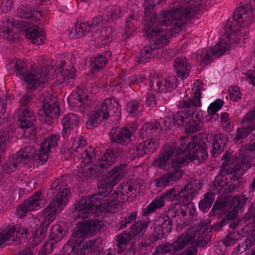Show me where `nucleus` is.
<instances>
[{
	"instance_id": "1",
	"label": "nucleus",
	"mask_w": 255,
	"mask_h": 255,
	"mask_svg": "<svg viewBox=\"0 0 255 255\" xmlns=\"http://www.w3.org/2000/svg\"><path fill=\"white\" fill-rule=\"evenodd\" d=\"M179 142V145L176 142L165 144L158 157L152 162L153 165L164 170L171 162V167L174 169L173 172L167 173L171 182L181 178L183 173L182 170L177 168L181 167V162L174 157L185 154L187 160L192 161L196 159L201 161L206 159L208 155L207 145L201 134L199 136H182Z\"/></svg>"
},
{
	"instance_id": "2",
	"label": "nucleus",
	"mask_w": 255,
	"mask_h": 255,
	"mask_svg": "<svg viewBox=\"0 0 255 255\" xmlns=\"http://www.w3.org/2000/svg\"><path fill=\"white\" fill-rule=\"evenodd\" d=\"M116 157L114 153L111 150H106L104 154L100 161L92 164V167L87 169L92 172L91 175L94 173V176L96 177H104L106 178L102 180L98 184V190L96 193L93 195H97L100 201L105 198H108L115 185L118 184L123 178L125 172V164H120L112 170L109 169L115 163Z\"/></svg>"
},
{
	"instance_id": "3",
	"label": "nucleus",
	"mask_w": 255,
	"mask_h": 255,
	"mask_svg": "<svg viewBox=\"0 0 255 255\" xmlns=\"http://www.w3.org/2000/svg\"><path fill=\"white\" fill-rule=\"evenodd\" d=\"M105 227V225L99 220H87L78 222L76 225L77 230L73 233L72 238L63 248L64 253L67 255H91L99 248V244L96 243L99 240L101 242V239H96L86 244L83 243V239L98 232H103Z\"/></svg>"
},
{
	"instance_id": "4",
	"label": "nucleus",
	"mask_w": 255,
	"mask_h": 255,
	"mask_svg": "<svg viewBox=\"0 0 255 255\" xmlns=\"http://www.w3.org/2000/svg\"><path fill=\"white\" fill-rule=\"evenodd\" d=\"M201 188V183L197 179L190 180L181 189L178 186L174 187L162 194L159 198L155 199L143 210L142 216H148L156 209L161 208L164 205L165 200L170 202L178 201L187 205L191 202Z\"/></svg>"
},
{
	"instance_id": "5",
	"label": "nucleus",
	"mask_w": 255,
	"mask_h": 255,
	"mask_svg": "<svg viewBox=\"0 0 255 255\" xmlns=\"http://www.w3.org/2000/svg\"><path fill=\"white\" fill-rule=\"evenodd\" d=\"M202 5V0H182L177 7L172 8L168 13L160 15L159 17L164 18L165 20L163 21L166 24L175 19L174 25L177 26L175 31L179 32L183 30L186 21L200 10Z\"/></svg>"
},
{
	"instance_id": "6",
	"label": "nucleus",
	"mask_w": 255,
	"mask_h": 255,
	"mask_svg": "<svg viewBox=\"0 0 255 255\" xmlns=\"http://www.w3.org/2000/svg\"><path fill=\"white\" fill-rule=\"evenodd\" d=\"M222 159L225 160L222 165L223 168L216 177L212 185H210L212 190H217V192H220L228 183V178L225 177L226 175L230 176V179L233 181L239 180L249 166V158H248L237 159L238 163H242L240 165L239 163L234 164L232 162V163L225 165L224 163L229 159H223L222 157Z\"/></svg>"
},
{
	"instance_id": "7",
	"label": "nucleus",
	"mask_w": 255,
	"mask_h": 255,
	"mask_svg": "<svg viewBox=\"0 0 255 255\" xmlns=\"http://www.w3.org/2000/svg\"><path fill=\"white\" fill-rule=\"evenodd\" d=\"M202 114L197 111H180L173 116V125L182 128L186 133L201 131L203 128Z\"/></svg>"
},
{
	"instance_id": "8",
	"label": "nucleus",
	"mask_w": 255,
	"mask_h": 255,
	"mask_svg": "<svg viewBox=\"0 0 255 255\" xmlns=\"http://www.w3.org/2000/svg\"><path fill=\"white\" fill-rule=\"evenodd\" d=\"M25 63L20 60L11 62L6 66V68L10 71V75L16 76H21L23 80L25 81L29 89H35L40 83L44 81L43 75L39 69L35 71L27 72L25 69Z\"/></svg>"
},
{
	"instance_id": "9",
	"label": "nucleus",
	"mask_w": 255,
	"mask_h": 255,
	"mask_svg": "<svg viewBox=\"0 0 255 255\" xmlns=\"http://www.w3.org/2000/svg\"><path fill=\"white\" fill-rule=\"evenodd\" d=\"M97 195H91L78 201L75 205V209L79 212L82 218H87L92 215L98 213V211H105Z\"/></svg>"
},
{
	"instance_id": "10",
	"label": "nucleus",
	"mask_w": 255,
	"mask_h": 255,
	"mask_svg": "<svg viewBox=\"0 0 255 255\" xmlns=\"http://www.w3.org/2000/svg\"><path fill=\"white\" fill-rule=\"evenodd\" d=\"M255 9V0L249 1L245 5H242L235 9L233 15V21L232 24L229 25V28L231 29L232 27L238 26H248L253 20L254 16L253 12Z\"/></svg>"
},
{
	"instance_id": "11",
	"label": "nucleus",
	"mask_w": 255,
	"mask_h": 255,
	"mask_svg": "<svg viewBox=\"0 0 255 255\" xmlns=\"http://www.w3.org/2000/svg\"><path fill=\"white\" fill-rule=\"evenodd\" d=\"M11 26L19 29L21 34L31 40L33 44L39 45L45 39L44 31L41 28L36 25L31 26L25 21H12V23H11Z\"/></svg>"
},
{
	"instance_id": "12",
	"label": "nucleus",
	"mask_w": 255,
	"mask_h": 255,
	"mask_svg": "<svg viewBox=\"0 0 255 255\" xmlns=\"http://www.w3.org/2000/svg\"><path fill=\"white\" fill-rule=\"evenodd\" d=\"M211 227V222L201 221L196 229H190L188 233L194 238V242L199 247H204L211 241L213 235Z\"/></svg>"
},
{
	"instance_id": "13",
	"label": "nucleus",
	"mask_w": 255,
	"mask_h": 255,
	"mask_svg": "<svg viewBox=\"0 0 255 255\" xmlns=\"http://www.w3.org/2000/svg\"><path fill=\"white\" fill-rule=\"evenodd\" d=\"M50 191L53 194H56L53 200L58 199L60 203L65 204L70 194V188L66 182V177L63 176L56 179L52 182Z\"/></svg>"
},
{
	"instance_id": "14",
	"label": "nucleus",
	"mask_w": 255,
	"mask_h": 255,
	"mask_svg": "<svg viewBox=\"0 0 255 255\" xmlns=\"http://www.w3.org/2000/svg\"><path fill=\"white\" fill-rule=\"evenodd\" d=\"M146 39L149 40L152 39L151 44H149L144 47H148V51L150 52L158 49L166 45L168 42V39L166 37V32L160 31L157 32L154 28H149L146 30V34H144Z\"/></svg>"
},
{
	"instance_id": "15",
	"label": "nucleus",
	"mask_w": 255,
	"mask_h": 255,
	"mask_svg": "<svg viewBox=\"0 0 255 255\" xmlns=\"http://www.w3.org/2000/svg\"><path fill=\"white\" fill-rule=\"evenodd\" d=\"M126 199V196L121 191L114 190L103 203L104 210L107 212L115 213L122 208Z\"/></svg>"
},
{
	"instance_id": "16",
	"label": "nucleus",
	"mask_w": 255,
	"mask_h": 255,
	"mask_svg": "<svg viewBox=\"0 0 255 255\" xmlns=\"http://www.w3.org/2000/svg\"><path fill=\"white\" fill-rule=\"evenodd\" d=\"M152 90L159 93H166L172 91L177 87L176 76H170L163 79L162 77H153L150 83Z\"/></svg>"
},
{
	"instance_id": "17",
	"label": "nucleus",
	"mask_w": 255,
	"mask_h": 255,
	"mask_svg": "<svg viewBox=\"0 0 255 255\" xmlns=\"http://www.w3.org/2000/svg\"><path fill=\"white\" fill-rule=\"evenodd\" d=\"M59 106L54 102L52 104L43 103L38 112V116L44 117V122L47 125H50L54 119L59 116Z\"/></svg>"
},
{
	"instance_id": "18",
	"label": "nucleus",
	"mask_w": 255,
	"mask_h": 255,
	"mask_svg": "<svg viewBox=\"0 0 255 255\" xmlns=\"http://www.w3.org/2000/svg\"><path fill=\"white\" fill-rule=\"evenodd\" d=\"M244 151H243L242 150H240L239 151L240 156L239 157L235 156L234 155H232L231 153L226 152L223 156V159H229L224 165L228 164L230 163H232L233 162L234 164L239 163V164H242V163H238L237 159H243L245 158H249V166L247 169L249 168L252 165V161H251V157L248 155V154L254 151H255V142L252 144H246L244 148Z\"/></svg>"
},
{
	"instance_id": "19",
	"label": "nucleus",
	"mask_w": 255,
	"mask_h": 255,
	"mask_svg": "<svg viewBox=\"0 0 255 255\" xmlns=\"http://www.w3.org/2000/svg\"><path fill=\"white\" fill-rule=\"evenodd\" d=\"M110 134L112 142L125 145L130 142L131 131L128 127L122 128H113Z\"/></svg>"
},
{
	"instance_id": "20",
	"label": "nucleus",
	"mask_w": 255,
	"mask_h": 255,
	"mask_svg": "<svg viewBox=\"0 0 255 255\" xmlns=\"http://www.w3.org/2000/svg\"><path fill=\"white\" fill-rule=\"evenodd\" d=\"M119 106L120 107L118 102L112 97L105 99L101 105L96 108L98 111L103 115V119H107L109 117L110 111L114 114L119 112Z\"/></svg>"
},
{
	"instance_id": "21",
	"label": "nucleus",
	"mask_w": 255,
	"mask_h": 255,
	"mask_svg": "<svg viewBox=\"0 0 255 255\" xmlns=\"http://www.w3.org/2000/svg\"><path fill=\"white\" fill-rule=\"evenodd\" d=\"M65 206V204L60 203L58 199L52 200L44 209L45 217L42 223L49 226L55 218L57 213L60 212Z\"/></svg>"
},
{
	"instance_id": "22",
	"label": "nucleus",
	"mask_w": 255,
	"mask_h": 255,
	"mask_svg": "<svg viewBox=\"0 0 255 255\" xmlns=\"http://www.w3.org/2000/svg\"><path fill=\"white\" fill-rule=\"evenodd\" d=\"M36 120L33 111L29 108H25L18 115L17 125L21 128H29L33 127Z\"/></svg>"
},
{
	"instance_id": "23",
	"label": "nucleus",
	"mask_w": 255,
	"mask_h": 255,
	"mask_svg": "<svg viewBox=\"0 0 255 255\" xmlns=\"http://www.w3.org/2000/svg\"><path fill=\"white\" fill-rule=\"evenodd\" d=\"M248 198L245 196H241L235 197L232 199L229 203V211L226 216H230V218H233L234 220L237 219L239 221V225H240V220L237 218L238 211H242V209L247 203Z\"/></svg>"
},
{
	"instance_id": "24",
	"label": "nucleus",
	"mask_w": 255,
	"mask_h": 255,
	"mask_svg": "<svg viewBox=\"0 0 255 255\" xmlns=\"http://www.w3.org/2000/svg\"><path fill=\"white\" fill-rule=\"evenodd\" d=\"M113 29L111 26H107L92 32L93 40L98 42L100 45H105L112 40Z\"/></svg>"
},
{
	"instance_id": "25",
	"label": "nucleus",
	"mask_w": 255,
	"mask_h": 255,
	"mask_svg": "<svg viewBox=\"0 0 255 255\" xmlns=\"http://www.w3.org/2000/svg\"><path fill=\"white\" fill-rule=\"evenodd\" d=\"M88 99L89 96H84L83 91H79L72 92L68 98V101L71 106L86 109L89 104Z\"/></svg>"
},
{
	"instance_id": "26",
	"label": "nucleus",
	"mask_w": 255,
	"mask_h": 255,
	"mask_svg": "<svg viewBox=\"0 0 255 255\" xmlns=\"http://www.w3.org/2000/svg\"><path fill=\"white\" fill-rule=\"evenodd\" d=\"M42 191H38L32 196L29 197L22 204L19 206V210L24 213L36 210L40 206L39 202L41 200Z\"/></svg>"
},
{
	"instance_id": "27",
	"label": "nucleus",
	"mask_w": 255,
	"mask_h": 255,
	"mask_svg": "<svg viewBox=\"0 0 255 255\" xmlns=\"http://www.w3.org/2000/svg\"><path fill=\"white\" fill-rule=\"evenodd\" d=\"M228 142V138L226 134L223 133L215 134L212 143L213 149L211 151L212 156L215 157L222 153Z\"/></svg>"
},
{
	"instance_id": "28",
	"label": "nucleus",
	"mask_w": 255,
	"mask_h": 255,
	"mask_svg": "<svg viewBox=\"0 0 255 255\" xmlns=\"http://www.w3.org/2000/svg\"><path fill=\"white\" fill-rule=\"evenodd\" d=\"M149 222L145 221L139 220L132 224L128 229L129 234L134 239H140L145 235Z\"/></svg>"
},
{
	"instance_id": "29",
	"label": "nucleus",
	"mask_w": 255,
	"mask_h": 255,
	"mask_svg": "<svg viewBox=\"0 0 255 255\" xmlns=\"http://www.w3.org/2000/svg\"><path fill=\"white\" fill-rule=\"evenodd\" d=\"M194 238L188 233V230L182 233L180 237L172 242L174 252H178L186 246L193 243Z\"/></svg>"
},
{
	"instance_id": "30",
	"label": "nucleus",
	"mask_w": 255,
	"mask_h": 255,
	"mask_svg": "<svg viewBox=\"0 0 255 255\" xmlns=\"http://www.w3.org/2000/svg\"><path fill=\"white\" fill-rule=\"evenodd\" d=\"M168 12H169V11L166 12H163L162 13L159 14L158 15V16H157L156 13L155 12H154L150 17L147 19L146 22L148 24V27L145 29V34H146V30L147 29H149V28H154L155 30H157V32L161 31L159 29H158L157 28H155V27L153 26V25L156 23V22H157V25H159L168 26V25H170L171 24H173L172 26L174 27V32H176L175 31V30H176L175 29V28H176V27H177V26L174 25V23L175 22V21H176L175 19L171 20L170 23L169 24H166L165 23H164V22H163V21H164V20H165L164 18H162L159 17L160 15H162V14H165L166 13H168ZM177 32L178 33V32Z\"/></svg>"
},
{
	"instance_id": "31",
	"label": "nucleus",
	"mask_w": 255,
	"mask_h": 255,
	"mask_svg": "<svg viewBox=\"0 0 255 255\" xmlns=\"http://www.w3.org/2000/svg\"><path fill=\"white\" fill-rule=\"evenodd\" d=\"M187 58L185 57H177L175 59L174 67L177 76L182 79L186 78L189 76L190 70L187 68Z\"/></svg>"
},
{
	"instance_id": "32",
	"label": "nucleus",
	"mask_w": 255,
	"mask_h": 255,
	"mask_svg": "<svg viewBox=\"0 0 255 255\" xmlns=\"http://www.w3.org/2000/svg\"><path fill=\"white\" fill-rule=\"evenodd\" d=\"M201 88L198 87L194 92V97L192 98H187L183 100L178 104L179 108H190L198 107L201 105Z\"/></svg>"
},
{
	"instance_id": "33",
	"label": "nucleus",
	"mask_w": 255,
	"mask_h": 255,
	"mask_svg": "<svg viewBox=\"0 0 255 255\" xmlns=\"http://www.w3.org/2000/svg\"><path fill=\"white\" fill-rule=\"evenodd\" d=\"M230 216H226L219 223H217L212 225L210 229L215 231H219L224 226L231 228L232 229H235L239 226V221L237 219L234 220L232 217L229 218Z\"/></svg>"
},
{
	"instance_id": "34",
	"label": "nucleus",
	"mask_w": 255,
	"mask_h": 255,
	"mask_svg": "<svg viewBox=\"0 0 255 255\" xmlns=\"http://www.w3.org/2000/svg\"><path fill=\"white\" fill-rule=\"evenodd\" d=\"M66 230L59 224H55L51 227L48 238L57 243L60 241L65 235Z\"/></svg>"
},
{
	"instance_id": "35",
	"label": "nucleus",
	"mask_w": 255,
	"mask_h": 255,
	"mask_svg": "<svg viewBox=\"0 0 255 255\" xmlns=\"http://www.w3.org/2000/svg\"><path fill=\"white\" fill-rule=\"evenodd\" d=\"M158 129L157 122L156 123H146L143 125L139 130V133L140 136L143 138L151 137L153 134L156 132Z\"/></svg>"
},
{
	"instance_id": "36",
	"label": "nucleus",
	"mask_w": 255,
	"mask_h": 255,
	"mask_svg": "<svg viewBox=\"0 0 255 255\" xmlns=\"http://www.w3.org/2000/svg\"><path fill=\"white\" fill-rule=\"evenodd\" d=\"M133 238L128 232V230L118 235L116 237V241L118 243L117 253L121 254L125 250V246Z\"/></svg>"
},
{
	"instance_id": "37",
	"label": "nucleus",
	"mask_w": 255,
	"mask_h": 255,
	"mask_svg": "<svg viewBox=\"0 0 255 255\" xmlns=\"http://www.w3.org/2000/svg\"><path fill=\"white\" fill-rule=\"evenodd\" d=\"M48 226L41 223L37 229L33 233L32 244L33 246H37L44 239L47 231Z\"/></svg>"
},
{
	"instance_id": "38",
	"label": "nucleus",
	"mask_w": 255,
	"mask_h": 255,
	"mask_svg": "<svg viewBox=\"0 0 255 255\" xmlns=\"http://www.w3.org/2000/svg\"><path fill=\"white\" fill-rule=\"evenodd\" d=\"M16 16L20 18L29 19L33 21H37L39 19L34 16L33 11L24 5H21L16 10Z\"/></svg>"
},
{
	"instance_id": "39",
	"label": "nucleus",
	"mask_w": 255,
	"mask_h": 255,
	"mask_svg": "<svg viewBox=\"0 0 255 255\" xmlns=\"http://www.w3.org/2000/svg\"><path fill=\"white\" fill-rule=\"evenodd\" d=\"M254 129H255V123L246 127H244L239 128L235 140L237 142H242Z\"/></svg>"
},
{
	"instance_id": "40",
	"label": "nucleus",
	"mask_w": 255,
	"mask_h": 255,
	"mask_svg": "<svg viewBox=\"0 0 255 255\" xmlns=\"http://www.w3.org/2000/svg\"><path fill=\"white\" fill-rule=\"evenodd\" d=\"M156 223L166 233H169L172 230L173 221L167 215H163L159 217L156 221Z\"/></svg>"
},
{
	"instance_id": "41",
	"label": "nucleus",
	"mask_w": 255,
	"mask_h": 255,
	"mask_svg": "<svg viewBox=\"0 0 255 255\" xmlns=\"http://www.w3.org/2000/svg\"><path fill=\"white\" fill-rule=\"evenodd\" d=\"M215 199V195L212 192L207 193L204 198L199 202V208L203 212H207L212 206Z\"/></svg>"
},
{
	"instance_id": "42",
	"label": "nucleus",
	"mask_w": 255,
	"mask_h": 255,
	"mask_svg": "<svg viewBox=\"0 0 255 255\" xmlns=\"http://www.w3.org/2000/svg\"><path fill=\"white\" fill-rule=\"evenodd\" d=\"M102 115L95 107V110L86 123L87 128L92 129L95 127H97L104 120L102 118Z\"/></svg>"
},
{
	"instance_id": "43",
	"label": "nucleus",
	"mask_w": 255,
	"mask_h": 255,
	"mask_svg": "<svg viewBox=\"0 0 255 255\" xmlns=\"http://www.w3.org/2000/svg\"><path fill=\"white\" fill-rule=\"evenodd\" d=\"M78 123V116L73 114H70L65 117L63 122V130L66 131L71 128H73Z\"/></svg>"
},
{
	"instance_id": "44",
	"label": "nucleus",
	"mask_w": 255,
	"mask_h": 255,
	"mask_svg": "<svg viewBox=\"0 0 255 255\" xmlns=\"http://www.w3.org/2000/svg\"><path fill=\"white\" fill-rule=\"evenodd\" d=\"M36 153V149L32 146H26L21 148L17 155L23 156V159L26 161L34 159Z\"/></svg>"
},
{
	"instance_id": "45",
	"label": "nucleus",
	"mask_w": 255,
	"mask_h": 255,
	"mask_svg": "<svg viewBox=\"0 0 255 255\" xmlns=\"http://www.w3.org/2000/svg\"><path fill=\"white\" fill-rule=\"evenodd\" d=\"M13 231L12 226L0 232V247L7 241H11L14 243L15 238Z\"/></svg>"
},
{
	"instance_id": "46",
	"label": "nucleus",
	"mask_w": 255,
	"mask_h": 255,
	"mask_svg": "<svg viewBox=\"0 0 255 255\" xmlns=\"http://www.w3.org/2000/svg\"><path fill=\"white\" fill-rule=\"evenodd\" d=\"M176 253L174 252V247L172 243L165 242L163 245L158 246L152 255H165L166 254H173Z\"/></svg>"
},
{
	"instance_id": "47",
	"label": "nucleus",
	"mask_w": 255,
	"mask_h": 255,
	"mask_svg": "<svg viewBox=\"0 0 255 255\" xmlns=\"http://www.w3.org/2000/svg\"><path fill=\"white\" fill-rule=\"evenodd\" d=\"M109 21L110 17L107 13L98 15L92 19L91 23L89 22V29L92 30L94 27L100 24L102 25L107 24Z\"/></svg>"
},
{
	"instance_id": "48",
	"label": "nucleus",
	"mask_w": 255,
	"mask_h": 255,
	"mask_svg": "<svg viewBox=\"0 0 255 255\" xmlns=\"http://www.w3.org/2000/svg\"><path fill=\"white\" fill-rule=\"evenodd\" d=\"M45 143H41L40 149L36 150V153L34 160H37L39 164H43L45 163L48 158V153L50 151L44 146Z\"/></svg>"
},
{
	"instance_id": "49",
	"label": "nucleus",
	"mask_w": 255,
	"mask_h": 255,
	"mask_svg": "<svg viewBox=\"0 0 255 255\" xmlns=\"http://www.w3.org/2000/svg\"><path fill=\"white\" fill-rule=\"evenodd\" d=\"M105 13L109 15L110 19L112 20L117 19L123 15V11L121 7L116 5H111L106 7Z\"/></svg>"
},
{
	"instance_id": "50",
	"label": "nucleus",
	"mask_w": 255,
	"mask_h": 255,
	"mask_svg": "<svg viewBox=\"0 0 255 255\" xmlns=\"http://www.w3.org/2000/svg\"><path fill=\"white\" fill-rule=\"evenodd\" d=\"M144 144V149L147 154H152L157 150L159 146V142L158 139L155 138H152L142 142Z\"/></svg>"
},
{
	"instance_id": "51",
	"label": "nucleus",
	"mask_w": 255,
	"mask_h": 255,
	"mask_svg": "<svg viewBox=\"0 0 255 255\" xmlns=\"http://www.w3.org/2000/svg\"><path fill=\"white\" fill-rule=\"evenodd\" d=\"M88 24V22H83L76 24L74 28L76 38L85 36L91 30L89 29Z\"/></svg>"
},
{
	"instance_id": "52",
	"label": "nucleus",
	"mask_w": 255,
	"mask_h": 255,
	"mask_svg": "<svg viewBox=\"0 0 255 255\" xmlns=\"http://www.w3.org/2000/svg\"><path fill=\"white\" fill-rule=\"evenodd\" d=\"M137 20L133 18V15H131L127 19L125 27V32L127 34V37H130L131 33L136 30L135 24Z\"/></svg>"
},
{
	"instance_id": "53",
	"label": "nucleus",
	"mask_w": 255,
	"mask_h": 255,
	"mask_svg": "<svg viewBox=\"0 0 255 255\" xmlns=\"http://www.w3.org/2000/svg\"><path fill=\"white\" fill-rule=\"evenodd\" d=\"M12 228L14 230V237L15 238V245H19L21 242V238L25 239L27 238L28 235V231L26 229L22 228H18L16 229L14 226H12Z\"/></svg>"
},
{
	"instance_id": "54",
	"label": "nucleus",
	"mask_w": 255,
	"mask_h": 255,
	"mask_svg": "<svg viewBox=\"0 0 255 255\" xmlns=\"http://www.w3.org/2000/svg\"><path fill=\"white\" fill-rule=\"evenodd\" d=\"M107 64L106 60L101 55L95 58L94 61L91 64V70L93 72H98Z\"/></svg>"
},
{
	"instance_id": "55",
	"label": "nucleus",
	"mask_w": 255,
	"mask_h": 255,
	"mask_svg": "<svg viewBox=\"0 0 255 255\" xmlns=\"http://www.w3.org/2000/svg\"><path fill=\"white\" fill-rule=\"evenodd\" d=\"M228 49V45L226 43H220L216 45L210 51L213 55L219 57L224 54Z\"/></svg>"
},
{
	"instance_id": "56",
	"label": "nucleus",
	"mask_w": 255,
	"mask_h": 255,
	"mask_svg": "<svg viewBox=\"0 0 255 255\" xmlns=\"http://www.w3.org/2000/svg\"><path fill=\"white\" fill-rule=\"evenodd\" d=\"M224 105V101L220 99H218L214 102L211 103L208 108V112L210 115H215L217 118L219 117V115L216 112L220 110Z\"/></svg>"
},
{
	"instance_id": "57",
	"label": "nucleus",
	"mask_w": 255,
	"mask_h": 255,
	"mask_svg": "<svg viewBox=\"0 0 255 255\" xmlns=\"http://www.w3.org/2000/svg\"><path fill=\"white\" fill-rule=\"evenodd\" d=\"M148 47H144L139 53L137 61L139 64L145 63L149 61L152 57V53L148 51Z\"/></svg>"
},
{
	"instance_id": "58",
	"label": "nucleus",
	"mask_w": 255,
	"mask_h": 255,
	"mask_svg": "<svg viewBox=\"0 0 255 255\" xmlns=\"http://www.w3.org/2000/svg\"><path fill=\"white\" fill-rule=\"evenodd\" d=\"M127 111L131 117L137 116L139 112V104L136 101H131L127 105Z\"/></svg>"
},
{
	"instance_id": "59",
	"label": "nucleus",
	"mask_w": 255,
	"mask_h": 255,
	"mask_svg": "<svg viewBox=\"0 0 255 255\" xmlns=\"http://www.w3.org/2000/svg\"><path fill=\"white\" fill-rule=\"evenodd\" d=\"M146 5L145 6V15L146 18L150 14V11L157 4H160L165 2L164 0H145Z\"/></svg>"
},
{
	"instance_id": "60",
	"label": "nucleus",
	"mask_w": 255,
	"mask_h": 255,
	"mask_svg": "<svg viewBox=\"0 0 255 255\" xmlns=\"http://www.w3.org/2000/svg\"><path fill=\"white\" fill-rule=\"evenodd\" d=\"M137 212L132 213L127 218H126L124 221L120 222L119 230H123L126 229L128 224L132 223V221L135 220L137 217Z\"/></svg>"
},
{
	"instance_id": "61",
	"label": "nucleus",
	"mask_w": 255,
	"mask_h": 255,
	"mask_svg": "<svg viewBox=\"0 0 255 255\" xmlns=\"http://www.w3.org/2000/svg\"><path fill=\"white\" fill-rule=\"evenodd\" d=\"M170 180L166 173L159 177L156 179V186L157 187L164 188L170 184Z\"/></svg>"
},
{
	"instance_id": "62",
	"label": "nucleus",
	"mask_w": 255,
	"mask_h": 255,
	"mask_svg": "<svg viewBox=\"0 0 255 255\" xmlns=\"http://www.w3.org/2000/svg\"><path fill=\"white\" fill-rule=\"evenodd\" d=\"M230 98L234 101L241 99V93L239 91V88L236 86H232L229 89Z\"/></svg>"
},
{
	"instance_id": "63",
	"label": "nucleus",
	"mask_w": 255,
	"mask_h": 255,
	"mask_svg": "<svg viewBox=\"0 0 255 255\" xmlns=\"http://www.w3.org/2000/svg\"><path fill=\"white\" fill-rule=\"evenodd\" d=\"M55 243L53 241L49 239V241L46 243L41 251V255H47L51 254L53 250Z\"/></svg>"
},
{
	"instance_id": "64",
	"label": "nucleus",
	"mask_w": 255,
	"mask_h": 255,
	"mask_svg": "<svg viewBox=\"0 0 255 255\" xmlns=\"http://www.w3.org/2000/svg\"><path fill=\"white\" fill-rule=\"evenodd\" d=\"M245 221L252 223H255V204L252 203L249 208L248 212L246 214Z\"/></svg>"
}]
</instances>
